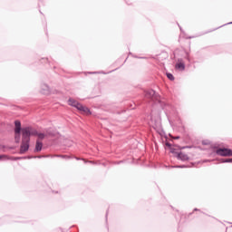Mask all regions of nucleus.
Wrapping results in <instances>:
<instances>
[{
  "label": "nucleus",
  "mask_w": 232,
  "mask_h": 232,
  "mask_svg": "<svg viewBox=\"0 0 232 232\" xmlns=\"http://www.w3.org/2000/svg\"><path fill=\"white\" fill-rule=\"evenodd\" d=\"M2 159H6V156H5V155H0V160H2Z\"/></svg>",
  "instance_id": "obj_15"
},
{
  "label": "nucleus",
  "mask_w": 232,
  "mask_h": 232,
  "mask_svg": "<svg viewBox=\"0 0 232 232\" xmlns=\"http://www.w3.org/2000/svg\"><path fill=\"white\" fill-rule=\"evenodd\" d=\"M230 24H232V22L230 23Z\"/></svg>",
  "instance_id": "obj_18"
},
{
  "label": "nucleus",
  "mask_w": 232,
  "mask_h": 232,
  "mask_svg": "<svg viewBox=\"0 0 232 232\" xmlns=\"http://www.w3.org/2000/svg\"><path fill=\"white\" fill-rule=\"evenodd\" d=\"M216 153L220 157H232V150L229 149H218Z\"/></svg>",
  "instance_id": "obj_4"
},
{
  "label": "nucleus",
  "mask_w": 232,
  "mask_h": 232,
  "mask_svg": "<svg viewBox=\"0 0 232 232\" xmlns=\"http://www.w3.org/2000/svg\"><path fill=\"white\" fill-rule=\"evenodd\" d=\"M34 135H37L38 138L41 140L44 139V133H37V131H36V134H34Z\"/></svg>",
  "instance_id": "obj_13"
},
{
  "label": "nucleus",
  "mask_w": 232,
  "mask_h": 232,
  "mask_svg": "<svg viewBox=\"0 0 232 232\" xmlns=\"http://www.w3.org/2000/svg\"><path fill=\"white\" fill-rule=\"evenodd\" d=\"M68 104L69 106H72L73 108H76V110H79V111H81L82 113H84V115H90L92 113L90 112V109L79 103L77 101L73 99H69Z\"/></svg>",
  "instance_id": "obj_2"
},
{
  "label": "nucleus",
  "mask_w": 232,
  "mask_h": 232,
  "mask_svg": "<svg viewBox=\"0 0 232 232\" xmlns=\"http://www.w3.org/2000/svg\"><path fill=\"white\" fill-rule=\"evenodd\" d=\"M176 168H188V166L182 165V166H177Z\"/></svg>",
  "instance_id": "obj_16"
},
{
  "label": "nucleus",
  "mask_w": 232,
  "mask_h": 232,
  "mask_svg": "<svg viewBox=\"0 0 232 232\" xmlns=\"http://www.w3.org/2000/svg\"><path fill=\"white\" fill-rule=\"evenodd\" d=\"M176 70H180L182 72V71L186 70V65L184 64L183 62H179L176 64Z\"/></svg>",
  "instance_id": "obj_7"
},
{
  "label": "nucleus",
  "mask_w": 232,
  "mask_h": 232,
  "mask_svg": "<svg viewBox=\"0 0 232 232\" xmlns=\"http://www.w3.org/2000/svg\"><path fill=\"white\" fill-rule=\"evenodd\" d=\"M146 97L148 99H156L159 100V94H157V92H155L154 90H149L146 92Z\"/></svg>",
  "instance_id": "obj_5"
},
{
  "label": "nucleus",
  "mask_w": 232,
  "mask_h": 232,
  "mask_svg": "<svg viewBox=\"0 0 232 232\" xmlns=\"http://www.w3.org/2000/svg\"><path fill=\"white\" fill-rule=\"evenodd\" d=\"M167 77H168V79H169V81H174L175 80V77L171 73H167Z\"/></svg>",
  "instance_id": "obj_12"
},
{
  "label": "nucleus",
  "mask_w": 232,
  "mask_h": 232,
  "mask_svg": "<svg viewBox=\"0 0 232 232\" xmlns=\"http://www.w3.org/2000/svg\"><path fill=\"white\" fill-rule=\"evenodd\" d=\"M42 93H44L45 95L50 93V87H48V85H46V84H44L43 89H42Z\"/></svg>",
  "instance_id": "obj_10"
},
{
  "label": "nucleus",
  "mask_w": 232,
  "mask_h": 232,
  "mask_svg": "<svg viewBox=\"0 0 232 232\" xmlns=\"http://www.w3.org/2000/svg\"><path fill=\"white\" fill-rule=\"evenodd\" d=\"M178 159H179V160H183L184 161V160H188V159H189V158L185 153L179 152L178 154Z\"/></svg>",
  "instance_id": "obj_8"
},
{
  "label": "nucleus",
  "mask_w": 232,
  "mask_h": 232,
  "mask_svg": "<svg viewBox=\"0 0 232 232\" xmlns=\"http://www.w3.org/2000/svg\"><path fill=\"white\" fill-rule=\"evenodd\" d=\"M37 135V130L26 127L22 130V145L20 149V153H25L30 149V136Z\"/></svg>",
  "instance_id": "obj_1"
},
{
  "label": "nucleus",
  "mask_w": 232,
  "mask_h": 232,
  "mask_svg": "<svg viewBox=\"0 0 232 232\" xmlns=\"http://www.w3.org/2000/svg\"><path fill=\"white\" fill-rule=\"evenodd\" d=\"M221 162L225 163V162H230L232 163V159H222Z\"/></svg>",
  "instance_id": "obj_14"
},
{
  "label": "nucleus",
  "mask_w": 232,
  "mask_h": 232,
  "mask_svg": "<svg viewBox=\"0 0 232 232\" xmlns=\"http://www.w3.org/2000/svg\"><path fill=\"white\" fill-rule=\"evenodd\" d=\"M174 139H180V137L177 136V137H174Z\"/></svg>",
  "instance_id": "obj_17"
},
{
  "label": "nucleus",
  "mask_w": 232,
  "mask_h": 232,
  "mask_svg": "<svg viewBox=\"0 0 232 232\" xmlns=\"http://www.w3.org/2000/svg\"><path fill=\"white\" fill-rule=\"evenodd\" d=\"M14 140L15 142H19L21 140V133H15V136H14Z\"/></svg>",
  "instance_id": "obj_11"
},
{
  "label": "nucleus",
  "mask_w": 232,
  "mask_h": 232,
  "mask_svg": "<svg viewBox=\"0 0 232 232\" xmlns=\"http://www.w3.org/2000/svg\"><path fill=\"white\" fill-rule=\"evenodd\" d=\"M41 150H43V142L37 140L34 151H41Z\"/></svg>",
  "instance_id": "obj_9"
},
{
  "label": "nucleus",
  "mask_w": 232,
  "mask_h": 232,
  "mask_svg": "<svg viewBox=\"0 0 232 232\" xmlns=\"http://www.w3.org/2000/svg\"><path fill=\"white\" fill-rule=\"evenodd\" d=\"M14 126H15L14 133H16V134L21 133V121H14Z\"/></svg>",
  "instance_id": "obj_6"
},
{
  "label": "nucleus",
  "mask_w": 232,
  "mask_h": 232,
  "mask_svg": "<svg viewBox=\"0 0 232 232\" xmlns=\"http://www.w3.org/2000/svg\"><path fill=\"white\" fill-rule=\"evenodd\" d=\"M150 126L158 131V133H162V122L160 121V118H151L150 121L149 122Z\"/></svg>",
  "instance_id": "obj_3"
}]
</instances>
